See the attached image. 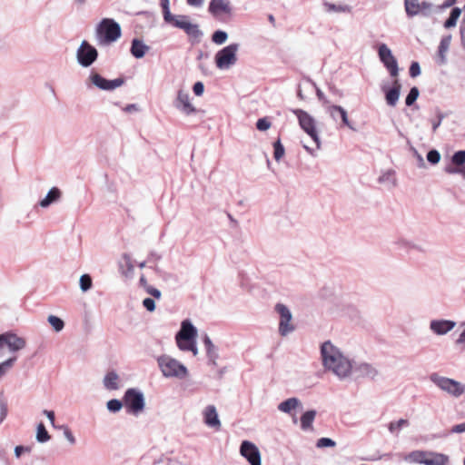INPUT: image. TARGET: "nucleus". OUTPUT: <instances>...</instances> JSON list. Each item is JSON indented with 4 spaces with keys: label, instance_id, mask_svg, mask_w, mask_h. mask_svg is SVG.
Listing matches in <instances>:
<instances>
[{
    "label": "nucleus",
    "instance_id": "obj_50",
    "mask_svg": "<svg viewBox=\"0 0 465 465\" xmlns=\"http://www.w3.org/2000/svg\"><path fill=\"white\" fill-rule=\"evenodd\" d=\"M433 8V5L427 1H422L420 3V15L423 16H429L431 14V10Z\"/></svg>",
    "mask_w": 465,
    "mask_h": 465
},
{
    "label": "nucleus",
    "instance_id": "obj_56",
    "mask_svg": "<svg viewBox=\"0 0 465 465\" xmlns=\"http://www.w3.org/2000/svg\"><path fill=\"white\" fill-rule=\"evenodd\" d=\"M411 77L414 78L420 74V66L418 62H412L409 70Z\"/></svg>",
    "mask_w": 465,
    "mask_h": 465
},
{
    "label": "nucleus",
    "instance_id": "obj_57",
    "mask_svg": "<svg viewBox=\"0 0 465 465\" xmlns=\"http://www.w3.org/2000/svg\"><path fill=\"white\" fill-rule=\"evenodd\" d=\"M143 305L148 312H152L155 310V302L152 298L143 299Z\"/></svg>",
    "mask_w": 465,
    "mask_h": 465
},
{
    "label": "nucleus",
    "instance_id": "obj_33",
    "mask_svg": "<svg viewBox=\"0 0 465 465\" xmlns=\"http://www.w3.org/2000/svg\"><path fill=\"white\" fill-rule=\"evenodd\" d=\"M404 8L409 18L420 15V3L416 0H404Z\"/></svg>",
    "mask_w": 465,
    "mask_h": 465
},
{
    "label": "nucleus",
    "instance_id": "obj_41",
    "mask_svg": "<svg viewBox=\"0 0 465 465\" xmlns=\"http://www.w3.org/2000/svg\"><path fill=\"white\" fill-rule=\"evenodd\" d=\"M285 149L280 139L273 143V158L279 162L284 155Z\"/></svg>",
    "mask_w": 465,
    "mask_h": 465
},
{
    "label": "nucleus",
    "instance_id": "obj_28",
    "mask_svg": "<svg viewBox=\"0 0 465 465\" xmlns=\"http://www.w3.org/2000/svg\"><path fill=\"white\" fill-rule=\"evenodd\" d=\"M104 386L106 390L114 391L119 389V375L115 371H108L104 378Z\"/></svg>",
    "mask_w": 465,
    "mask_h": 465
},
{
    "label": "nucleus",
    "instance_id": "obj_11",
    "mask_svg": "<svg viewBox=\"0 0 465 465\" xmlns=\"http://www.w3.org/2000/svg\"><path fill=\"white\" fill-rule=\"evenodd\" d=\"M378 54L381 62L387 68L391 76L397 77L399 74L398 62L392 55L391 49L385 44H381L378 48Z\"/></svg>",
    "mask_w": 465,
    "mask_h": 465
},
{
    "label": "nucleus",
    "instance_id": "obj_7",
    "mask_svg": "<svg viewBox=\"0 0 465 465\" xmlns=\"http://www.w3.org/2000/svg\"><path fill=\"white\" fill-rule=\"evenodd\" d=\"M301 128L315 142L317 149L321 147V140L316 130L315 119L302 109H294Z\"/></svg>",
    "mask_w": 465,
    "mask_h": 465
},
{
    "label": "nucleus",
    "instance_id": "obj_19",
    "mask_svg": "<svg viewBox=\"0 0 465 465\" xmlns=\"http://www.w3.org/2000/svg\"><path fill=\"white\" fill-rule=\"evenodd\" d=\"M395 245L398 246L399 249L405 250L407 252L415 251L417 252L425 253L427 249L424 245L410 241L406 238H399L395 241Z\"/></svg>",
    "mask_w": 465,
    "mask_h": 465
},
{
    "label": "nucleus",
    "instance_id": "obj_52",
    "mask_svg": "<svg viewBox=\"0 0 465 465\" xmlns=\"http://www.w3.org/2000/svg\"><path fill=\"white\" fill-rule=\"evenodd\" d=\"M271 122L267 117H262L257 120L256 122V128L259 131H266L271 127Z\"/></svg>",
    "mask_w": 465,
    "mask_h": 465
},
{
    "label": "nucleus",
    "instance_id": "obj_3",
    "mask_svg": "<svg viewBox=\"0 0 465 465\" xmlns=\"http://www.w3.org/2000/svg\"><path fill=\"white\" fill-rule=\"evenodd\" d=\"M157 362L164 377L183 379L188 374L187 368L183 364L168 355L160 356Z\"/></svg>",
    "mask_w": 465,
    "mask_h": 465
},
{
    "label": "nucleus",
    "instance_id": "obj_22",
    "mask_svg": "<svg viewBox=\"0 0 465 465\" xmlns=\"http://www.w3.org/2000/svg\"><path fill=\"white\" fill-rule=\"evenodd\" d=\"M149 49L150 47L138 38H134L131 42L130 52L136 59L143 58Z\"/></svg>",
    "mask_w": 465,
    "mask_h": 465
},
{
    "label": "nucleus",
    "instance_id": "obj_8",
    "mask_svg": "<svg viewBox=\"0 0 465 465\" xmlns=\"http://www.w3.org/2000/svg\"><path fill=\"white\" fill-rule=\"evenodd\" d=\"M124 82L125 80L124 77H118L114 80H108L97 72L91 71L88 78L85 81V84L88 88H90L91 85H94L96 88L103 91H113L115 88L122 86L124 84Z\"/></svg>",
    "mask_w": 465,
    "mask_h": 465
},
{
    "label": "nucleus",
    "instance_id": "obj_29",
    "mask_svg": "<svg viewBox=\"0 0 465 465\" xmlns=\"http://www.w3.org/2000/svg\"><path fill=\"white\" fill-rule=\"evenodd\" d=\"M354 371L359 372L361 376L367 377L371 380L375 379L378 375V371L372 365L369 363H361L354 368Z\"/></svg>",
    "mask_w": 465,
    "mask_h": 465
},
{
    "label": "nucleus",
    "instance_id": "obj_63",
    "mask_svg": "<svg viewBox=\"0 0 465 465\" xmlns=\"http://www.w3.org/2000/svg\"><path fill=\"white\" fill-rule=\"evenodd\" d=\"M450 433H462L465 432V422L456 424L452 426V428L450 430Z\"/></svg>",
    "mask_w": 465,
    "mask_h": 465
},
{
    "label": "nucleus",
    "instance_id": "obj_16",
    "mask_svg": "<svg viewBox=\"0 0 465 465\" xmlns=\"http://www.w3.org/2000/svg\"><path fill=\"white\" fill-rule=\"evenodd\" d=\"M208 11L214 17H219L222 14L229 16L232 15V7L229 0H211Z\"/></svg>",
    "mask_w": 465,
    "mask_h": 465
},
{
    "label": "nucleus",
    "instance_id": "obj_42",
    "mask_svg": "<svg viewBox=\"0 0 465 465\" xmlns=\"http://www.w3.org/2000/svg\"><path fill=\"white\" fill-rule=\"evenodd\" d=\"M420 95V91L417 86H413L410 89L409 94L405 98V104L407 106H411L415 104L416 100Z\"/></svg>",
    "mask_w": 465,
    "mask_h": 465
},
{
    "label": "nucleus",
    "instance_id": "obj_64",
    "mask_svg": "<svg viewBox=\"0 0 465 465\" xmlns=\"http://www.w3.org/2000/svg\"><path fill=\"white\" fill-rule=\"evenodd\" d=\"M456 2H457V0H445L443 2V4H441L440 5H438L436 7V9L438 11H442V10L449 8V7L452 6L453 5H455Z\"/></svg>",
    "mask_w": 465,
    "mask_h": 465
},
{
    "label": "nucleus",
    "instance_id": "obj_48",
    "mask_svg": "<svg viewBox=\"0 0 465 465\" xmlns=\"http://www.w3.org/2000/svg\"><path fill=\"white\" fill-rule=\"evenodd\" d=\"M444 172L449 174H460L465 179V163L460 167H454L452 165H447L444 168Z\"/></svg>",
    "mask_w": 465,
    "mask_h": 465
},
{
    "label": "nucleus",
    "instance_id": "obj_5",
    "mask_svg": "<svg viewBox=\"0 0 465 465\" xmlns=\"http://www.w3.org/2000/svg\"><path fill=\"white\" fill-rule=\"evenodd\" d=\"M239 47V44L233 43L219 50L214 55L216 67L221 70H226L234 65L237 62Z\"/></svg>",
    "mask_w": 465,
    "mask_h": 465
},
{
    "label": "nucleus",
    "instance_id": "obj_35",
    "mask_svg": "<svg viewBox=\"0 0 465 465\" xmlns=\"http://www.w3.org/2000/svg\"><path fill=\"white\" fill-rule=\"evenodd\" d=\"M378 182L379 183H389L392 187L396 186L397 180L395 177V171L392 169L387 170L378 178Z\"/></svg>",
    "mask_w": 465,
    "mask_h": 465
},
{
    "label": "nucleus",
    "instance_id": "obj_51",
    "mask_svg": "<svg viewBox=\"0 0 465 465\" xmlns=\"http://www.w3.org/2000/svg\"><path fill=\"white\" fill-rule=\"evenodd\" d=\"M336 442L330 438H321L317 440L316 447L317 448H329L334 447Z\"/></svg>",
    "mask_w": 465,
    "mask_h": 465
},
{
    "label": "nucleus",
    "instance_id": "obj_37",
    "mask_svg": "<svg viewBox=\"0 0 465 465\" xmlns=\"http://www.w3.org/2000/svg\"><path fill=\"white\" fill-rule=\"evenodd\" d=\"M50 435L43 422H40L36 428V440L45 443L50 440Z\"/></svg>",
    "mask_w": 465,
    "mask_h": 465
},
{
    "label": "nucleus",
    "instance_id": "obj_23",
    "mask_svg": "<svg viewBox=\"0 0 465 465\" xmlns=\"http://www.w3.org/2000/svg\"><path fill=\"white\" fill-rule=\"evenodd\" d=\"M62 196V192L58 187H53L49 190L44 199H42L38 204L42 208H47L51 204L58 202Z\"/></svg>",
    "mask_w": 465,
    "mask_h": 465
},
{
    "label": "nucleus",
    "instance_id": "obj_30",
    "mask_svg": "<svg viewBox=\"0 0 465 465\" xmlns=\"http://www.w3.org/2000/svg\"><path fill=\"white\" fill-rule=\"evenodd\" d=\"M301 405V401L298 398L292 397L282 401L278 405V410L284 413L291 414L292 411Z\"/></svg>",
    "mask_w": 465,
    "mask_h": 465
},
{
    "label": "nucleus",
    "instance_id": "obj_27",
    "mask_svg": "<svg viewBox=\"0 0 465 465\" xmlns=\"http://www.w3.org/2000/svg\"><path fill=\"white\" fill-rule=\"evenodd\" d=\"M328 112L330 113L331 116L334 120H336L335 114L338 113L340 114L342 124L344 125H346L347 127H349L350 129L354 130V127L351 125V124L350 123V121L348 119L347 112L343 107H341L340 105H331L328 108Z\"/></svg>",
    "mask_w": 465,
    "mask_h": 465
},
{
    "label": "nucleus",
    "instance_id": "obj_38",
    "mask_svg": "<svg viewBox=\"0 0 465 465\" xmlns=\"http://www.w3.org/2000/svg\"><path fill=\"white\" fill-rule=\"evenodd\" d=\"M463 164H465V150L457 151L452 154L450 165L460 167Z\"/></svg>",
    "mask_w": 465,
    "mask_h": 465
},
{
    "label": "nucleus",
    "instance_id": "obj_21",
    "mask_svg": "<svg viewBox=\"0 0 465 465\" xmlns=\"http://www.w3.org/2000/svg\"><path fill=\"white\" fill-rule=\"evenodd\" d=\"M203 420L206 425L219 429L221 422L215 406L208 405L203 411Z\"/></svg>",
    "mask_w": 465,
    "mask_h": 465
},
{
    "label": "nucleus",
    "instance_id": "obj_47",
    "mask_svg": "<svg viewBox=\"0 0 465 465\" xmlns=\"http://www.w3.org/2000/svg\"><path fill=\"white\" fill-rule=\"evenodd\" d=\"M175 341H176V344L178 346V348L183 351V348L188 346L190 347L191 346V343H195L196 341V338H192V339H189V338H186V337H181L179 338L177 335H175Z\"/></svg>",
    "mask_w": 465,
    "mask_h": 465
},
{
    "label": "nucleus",
    "instance_id": "obj_49",
    "mask_svg": "<svg viewBox=\"0 0 465 465\" xmlns=\"http://www.w3.org/2000/svg\"><path fill=\"white\" fill-rule=\"evenodd\" d=\"M427 161L432 164L435 165L439 163L440 161V153L436 149H431L427 153Z\"/></svg>",
    "mask_w": 465,
    "mask_h": 465
},
{
    "label": "nucleus",
    "instance_id": "obj_17",
    "mask_svg": "<svg viewBox=\"0 0 465 465\" xmlns=\"http://www.w3.org/2000/svg\"><path fill=\"white\" fill-rule=\"evenodd\" d=\"M456 326V322L450 320H432L430 322V331L437 335H444Z\"/></svg>",
    "mask_w": 465,
    "mask_h": 465
},
{
    "label": "nucleus",
    "instance_id": "obj_46",
    "mask_svg": "<svg viewBox=\"0 0 465 465\" xmlns=\"http://www.w3.org/2000/svg\"><path fill=\"white\" fill-rule=\"evenodd\" d=\"M17 357L14 356L0 363V378L3 377L7 372V371L14 366Z\"/></svg>",
    "mask_w": 465,
    "mask_h": 465
},
{
    "label": "nucleus",
    "instance_id": "obj_59",
    "mask_svg": "<svg viewBox=\"0 0 465 465\" xmlns=\"http://www.w3.org/2000/svg\"><path fill=\"white\" fill-rule=\"evenodd\" d=\"M411 151L418 162V167L424 168L426 166V164H425L423 157L418 153V151L414 147H411Z\"/></svg>",
    "mask_w": 465,
    "mask_h": 465
},
{
    "label": "nucleus",
    "instance_id": "obj_44",
    "mask_svg": "<svg viewBox=\"0 0 465 465\" xmlns=\"http://www.w3.org/2000/svg\"><path fill=\"white\" fill-rule=\"evenodd\" d=\"M79 285L82 292H86L93 286V280L89 274H83L79 280Z\"/></svg>",
    "mask_w": 465,
    "mask_h": 465
},
{
    "label": "nucleus",
    "instance_id": "obj_60",
    "mask_svg": "<svg viewBox=\"0 0 465 465\" xmlns=\"http://www.w3.org/2000/svg\"><path fill=\"white\" fill-rule=\"evenodd\" d=\"M122 258H123V260L125 262V266L127 268V271L130 272H133L134 271V265L132 263L131 256L128 253H124Z\"/></svg>",
    "mask_w": 465,
    "mask_h": 465
},
{
    "label": "nucleus",
    "instance_id": "obj_4",
    "mask_svg": "<svg viewBox=\"0 0 465 465\" xmlns=\"http://www.w3.org/2000/svg\"><path fill=\"white\" fill-rule=\"evenodd\" d=\"M123 401L126 412L134 416L139 415L145 408L144 396L142 391L135 388L127 389Z\"/></svg>",
    "mask_w": 465,
    "mask_h": 465
},
{
    "label": "nucleus",
    "instance_id": "obj_31",
    "mask_svg": "<svg viewBox=\"0 0 465 465\" xmlns=\"http://www.w3.org/2000/svg\"><path fill=\"white\" fill-rule=\"evenodd\" d=\"M316 411L310 410L305 411L301 417V428L303 430H308L312 428V422L316 417Z\"/></svg>",
    "mask_w": 465,
    "mask_h": 465
},
{
    "label": "nucleus",
    "instance_id": "obj_58",
    "mask_svg": "<svg viewBox=\"0 0 465 465\" xmlns=\"http://www.w3.org/2000/svg\"><path fill=\"white\" fill-rule=\"evenodd\" d=\"M193 91L195 95L201 96L204 92V85L202 82H196L193 86Z\"/></svg>",
    "mask_w": 465,
    "mask_h": 465
},
{
    "label": "nucleus",
    "instance_id": "obj_13",
    "mask_svg": "<svg viewBox=\"0 0 465 465\" xmlns=\"http://www.w3.org/2000/svg\"><path fill=\"white\" fill-rule=\"evenodd\" d=\"M0 341L2 348L6 345L11 352L21 351L26 345V341L24 338L13 332L0 334Z\"/></svg>",
    "mask_w": 465,
    "mask_h": 465
},
{
    "label": "nucleus",
    "instance_id": "obj_26",
    "mask_svg": "<svg viewBox=\"0 0 465 465\" xmlns=\"http://www.w3.org/2000/svg\"><path fill=\"white\" fill-rule=\"evenodd\" d=\"M451 42V35H448L441 38L440 42V45L438 47V63L440 64H444L447 61L446 53L448 52Z\"/></svg>",
    "mask_w": 465,
    "mask_h": 465
},
{
    "label": "nucleus",
    "instance_id": "obj_25",
    "mask_svg": "<svg viewBox=\"0 0 465 465\" xmlns=\"http://www.w3.org/2000/svg\"><path fill=\"white\" fill-rule=\"evenodd\" d=\"M179 338L186 337L189 339L197 337V329L193 326L190 320H183L181 323L180 331L175 334Z\"/></svg>",
    "mask_w": 465,
    "mask_h": 465
},
{
    "label": "nucleus",
    "instance_id": "obj_53",
    "mask_svg": "<svg viewBox=\"0 0 465 465\" xmlns=\"http://www.w3.org/2000/svg\"><path fill=\"white\" fill-rule=\"evenodd\" d=\"M58 429L60 430H63L64 431V435L65 437V439L72 444H75L76 442V440L74 438V436L73 435L71 430L68 428V426L66 425H61L58 427Z\"/></svg>",
    "mask_w": 465,
    "mask_h": 465
},
{
    "label": "nucleus",
    "instance_id": "obj_6",
    "mask_svg": "<svg viewBox=\"0 0 465 465\" xmlns=\"http://www.w3.org/2000/svg\"><path fill=\"white\" fill-rule=\"evenodd\" d=\"M430 380L441 391L449 393L453 397L458 398L465 391V386L462 383L453 379L440 376L436 372H433L430 375Z\"/></svg>",
    "mask_w": 465,
    "mask_h": 465
},
{
    "label": "nucleus",
    "instance_id": "obj_9",
    "mask_svg": "<svg viewBox=\"0 0 465 465\" xmlns=\"http://www.w3.org/2000/svg\"><path fill=\"white\" fill-rule=\"evenodd\" d=\"M98 57V51L94 46L84 40L76 52L78 64L83 67L91 66Z\"/></svg>",
    "mask_w": 465,
    "mask_h": 465
},
{
    "label": "nucleus",
    "instance_id": "obj_40",
    "mask_svg": "<svg viewBox=\"0 0 465 465\" xmlns=\"http://www.w3.org/2000/svg\"><path fill=\"white\" fill-rule=\"evenodd\" d=\"M409 420L405 419H400L397 421H391L388 425V429L391 433L398 435V430L404 426H408Z\"/></svg>",
    "mask_w": 465,
    "mask_h": 465
},
{
    "label": "nucleus",
    "instance_id": "obj_15",
    "mask_svg": "<svg viewBox=\"0 0 465 465\" xmlns=\"http://www.w3.org/2000/svg\"><path fill=\"white\" fill-rule=\"evenodd\" d=\"M401 90V84L398 79H395L391 86L381 85V91L384 94L386 104L389 106H396L400 98Z\"/></svg>",
    "mask_w": 465,
    "mask_h": 465
},
{
    "label": "nucleus",
    "instance_id": "obj_20",
    "mask_svg": "<svg viewBox=\"0 0 465 465\" xmlns=\"http://www.w3.org/2000/svg\"><path fill=\"white\" fill-rule=\"evenodd\" d=\"M203 342L205 347L206 355L210 364L216 366L219 358L218 348L213 343L212 340L207 334L203 335Z\"/></svg>",
    "mask_w": 465,
    "mask_h": 465
},
{
    "label": "nucleus",
    "instance_id": "obj_10",
    "mask_svg": "<svg viewBox=\"0 0 465 465\" xmlns=\"http://www.w3.org/2000/svg\"><path fill=\"white\" fill-rule=\"evenodd\" d=\"M274 310L280 315L279 333L282 336H286L287 334L292 332L295 330V327L291 323L292 314L290 309L282 303H277L274 307Z\"/></svg>",
    "mask_w": 465,
    "mask_h": 465
},
{
    "label": "nucleus",
    "instance_id": "obj_32",
    "mask_svg": "<svg viewBox=\"0 0 465 465\" xmlns=\"http://www.w3.org/2000/svg\"><path fill=\"white\" fill-rule=\"evenodd\" d=\"M164 22L173 26L183 30L186 24L190 23L189 16L184 15H174L172 14V19H164Z\"/></svg>",
    "mask_w": 465,
    "mask_h": 465
},
{
    "label": "nucleus",
    "instance_id": "obj_62",
    "mask_svg": "<svg viewBox=\"0 0 465 465\" xmlns=\"http://www.w3.org/2000/svg\"><path fill=\"white\" fill-rule=\"evenodd\" d=\"M153 465H179L178 462L170 458H164L160 460L157 462H154Z\"/></svg>",
    "mask_w": 465,
    "mask_h": 465
},
{
    "label": "nucleus",
    "instance_id": "obj_18",
    "mask_svg": "<svg viewBox=\"0 0 465 465\" xmlns=\"http://www.w3.org/2000/svg\"><path fill=\"white\" fill-rule=\"evenodd\" d=\"M174 106L185 114H191L196 111L194 106L190 103L189 94L183 90L178 91Z\"/></svg>",
    "mask_w": 465,
    "mask_h": 465
},
{
    "label": "nucleus",
    "instance_id": "obj_45",
    "mask_svg": "<svg viewBox=\"0 0 465 465\" xmlns=\"http://www.w3.org/2000/svg\"><path fill=\"white\" fill-rule=\"evenodd\" d=\"M124 401L112 399L106 402V408L110 412L116 413L121 411L124 406Z\"/></svg>",
    "mask_w": 465,
    "mask_h": 465
},
{
    "label": "nucleus",
    "instance_id": "obj_43",
    "mask_svg": "<svg viewBox=\"0 0 465 465\" xmlns=\"http://www.w3.org/2000/svg\"><path fill=\"white\" fill-rule=\"evenodd\" d=\"M212 41L216 45H223L228 39V34L223 30H216L212 35Z\"/></svg>",
    "mask_w": 465,
    "mask_h": 465
},
{
    "label": "nucleus",
    "instance_id": "obj_55",
    "mask_svg": "<svg viewBox=\"0 0 465 465\" xmlns=\"http://www.w3.org/2000/svg\"><path fill=\"white\" fill-rule=\"evenodd\" d=\"M160 5L163 9V19H172V13L169 8V0H161Z\"/></svg>",
    "mask_w": 465,
    "mask_h": 465
},
{
    "label": "nucleus",
    "instance_id": "obj_2",
    "mask_svg": "<svg viewBox=\"0 0 465 465\" xmlns=\"http://www.w3.org/2000/svg\"><path fill=\"white\" fill-rule=\"evenodd\" d=\"M120 25L113 18H103L95 29V38L100 45H107L121 37Z\"/></svg>",
    "mask_w": 465,
    "mask_h": 465
},
{
    "label": "nucleus",
    "instance_id": "obj_36",
    "mask_svg": "<svg viewBox=\"0 0 465 465\" xmlns=\"http://www.w3.org/2000/svg\"><path fill=\"white\" fill-rule=\"evenodd\" d=\"M323 5L327 12L351 13L352 9L349 5H335L329 2H323Z\"/></svg>",
    "mask_w": 465,
    "mask_h": 465
},
{
    "label": "nucleus",
    "instance_id": "obj_34",
    "mask_svg": "<svg viewBox=\"0 0 465 465\" xmlns=\"http://www.w3.org/2000/svg\"><path fill=\"white\" fill-rule=\"evenodd\" d=\"M460 15L461 9L460 7H453L450 11V16L444 22V27L446 29L454 27Z\"/></svg>",
    "mask_w": 465,
    "mask_h": 465
},
{
    "label": "nucleus",
    "instance_id": "obj_39",
    "mask_svg": "<svg viewBox=\"0 0 465 465\" xmlns=\"http://www.w3.org/2000/svg\"><path fill=\"white\" fill-rule=\"evenodd\" d=\"M47 322L56 332L61 331L64 328V322L55 315H49Z\"/></svg>",
    "mask_w": 465,
    "mask_h": 465
},
{
    "label": "nucleus",
    "instance_id": "obj_61",
    "mask_svg": "<svg viewBox=\"0 0 465 465\" xmlns=\"http://www.w3.org/2000/svg\"><path fill=\"white\" fill-rule=\"evenodd\" d=\"M145 292H146L148 294H150V295H152L153 297H154L155 299H159V298L161 297V292H160L158 289H156V288H154V287H153V286H151V285H149V286L145 289Z\"/></svg>",
    "mask_w": 465,
    "mask_h": 465
},
{
    "label": "nucleus",
    "instance_id": "obj_12",
    "mask_svg": "<svg viewBox=\"0 0 465 465\" xmlns=\"http://www.w3.org/2000/svg\"><path fill=\"white\" fill-rule=\"evenodd\" d=\"M240 453L250 465H262L261 452L254 443L243 440L240 446Z\"/></svg>",
    "mask_w": 465,
    "mask_h": 465
},
{
    "label": "nucleus",
    "instance_id": "obj_24",
    "mask_svg": "<svg viewBox=\"0 0 465 465\" xmlns=\"http://www.w3.org/2000/svg\"><path fill=\"white\" fill-rule=\"evenodd\" d=\"M183 31L189 36L193 44L200 43L203 35V31L199 27V25L192 24L191 22L189 24H186V25L183 28Z\"/></svg>",
    "mask_w": 465,
    "mask_h": 465
},
{
    "label": "nucleus",
    "instance_id": "obj_1",
    "mask_svg": "<svg viewBox=\"0 0 465 465\" xmlns=\"http://www.w3.org/2000/svg\"><path fill=\"white\" fill-rule=\"evenodd\" d=\"M321 354L323 366L331 371L340 379L350 376L353 367L351 361L330 341H324L321 346Z\"/></svg>",
    "mask_w": 465,
    "mask_h": 465
},
{
    "label": "nucleus",
    "instance_id": "obj_54",
    "mask_svg": "<svg viewBox=\"0 0 465 465\" xmlns=\"http://www.w3.org/2000/svg\"><path fill=\"white\" fill-rule=\"evenodd\" d=\"M8 406L5 399H0V423H2L7 416Z\"/></svg>",
    "mask_w": 465,
    "mask_h": 465
},
{
    "label": "nucleus",
    "instance_id": "obj_14",
    "mask_svg": "<svg viewBox=\"0 0 465 465\" xmlns=\"http://www.w3.org/2000/svg\"><path fill=\"white\" fill-rule=\"evenodd\" d=\"M427 455L424 451H413L411 456L415 460L425 465H447L449 457L441 453H430V458H424Z\"/></svg>",
    "mask_w": 465,
    "mask_h": 465
}]
</instances>
